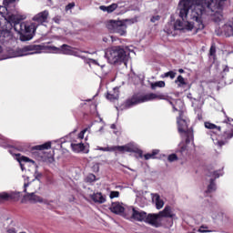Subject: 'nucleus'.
Segmentation results:
<instances>
[{
    "label": "nucleus",
    "mask_w": 233,
    "mask_h": 233,
    "mask_svg": "<svg viewBox=\"0 0 233 233\" xmlns=\"http://www.w3.org/2000/svg\"><path fill=\"white\" fill-rule=\"evenodd\" d=\"M227 0H181L178 4L179 17L174 25L168 24L164 29L167 34H172V30H181L182 32H191L197 26V30H203L205 25L201 16L211 15L215 23H221L225 16V3Z\"/></svg>",
    "instance_id": "1"
},
{
    "label": "nucleus",
    "mask_w": 233,
    "mask_h": 233,
    "mask_svg": "<svg viewBox=\"0 0 233 233\" xmlns=\"http://www.w3.org/2000/svg\"><path fill=\"white\" fill-rule=\"evenodd\" d=\"M42 50H48L52 54H64L65 56H75L81 59H86L84 56L79 55V51L74 47L64 44L61 47H56L54 46H43V45H29L21 49H18L17 57H23V56H33V54H41Z\"/></svg>",
    "instance_id": "2"
},
{
    "label": "nucleus",
    "mask_w": 233,
    "mask_h": 233,
    "mask_svg": "<svg viewBox=\"0 0 233 233\" xmlns=\"http://www.w3.org/2000/svg\"><path fill=\"white\" fill-rule=\"evenodd\" d=\"M26 19L25 15H8L5 16V15L0 11V26H3L4 23H8L11 26L14 27V30L18 34H27L28 37L25 39H22V41H30L34 35L35 34V30H37V24L34 23H26L22 22L23 20Z\"/></svg>",
    "instance_id": "3"
},
{
    "label": "nucleus",
    "mask_w": 233,
    "mask_h": 233,
    "mask_svg": "<svg viewBox=\"0 0 233 233\" xmlns=\"http://www.w3.org/2000/svg\"><path fill=\"white\" fill-rule=\"evenodd\" d=\"M106 57L110 65H116V63H125L128 60L127 51L121 46H113L106 51Z\"/></svg>",
    "instance_id": "4"
},
{
    "label": "nucleus",
    "mask_w": 233,
    "mask_h": 233,
    "mask_svg": "<svg viewBox=\"0 0 233 233\" xmlns=\"http://www.w3.org/2000/svg\"><path fill=\"white\" fill-rule=\"evenodd\" d=\"M179 116L177 118V130L179 134H186V143H190L194 139V132L192 128H188L190 120L185 116V112L183 110L179 111Z\"/></svg>",
    "instance_id": "5"
},
{
    "label": "nucleus",
    "mask_w": 233,
    "mask_h": 233,
    "mask_svg": "<svg viewBox=\"0 0 233 233\" xmlns=\"http://www.w3.org/2000/svg\"><path fill=\"white\" fill-rule=\"evenodd\" d=\"M153 99H165V96L149 93L146 95H134L130 99L127 100L126 107L130 108L135 105L141 103H147V101H153Z\"/></svg>",
    "instance_id": "6"
},
{
    "label": "nucleus",
    "mask_w": 233,
    "mask_h": 233,
    "mask_svg": "<svg viewBox=\"0 0 233 233\" xmlns=\"http://www.w3.org/2000/svg\"><path fill=\"white\" fill-rule=\"evenodd\" d=\"M106 28L113 34H118V35H127V21L123 20H110L106 24Z\"/></svg>",
    "instance_id": "7"
},
{
    "label": "nucleus",
    "mask_w": 233,
    "mask_h": 233,
    "mask_svg": "<svg viewBox=\"0 0 233 233\" xmlns=\"http://www.w3.org/2000/svg\"><path fill=\"white\" fill-rule=\"evenodd\" d=\"M147 225H151L155 228H159L163 225V218L161 216L156 213H149L146 216V222Z\"/></svg>",
    "instance_id": "8"
},
{
    "label": "nucleus",
    "mask_w": 233,
    "mask_h": 233,
    "mask_svg": "<svg viewBox=\"0 0 233 233\" xmlns=\"http://www.w3.org/2000/svg\"><path fill=\"white\" fill-rule=\"evenodd\" d=\"M48 17H50V12L44 10L33 16V21L38 26L45 25V23H48Z\"/></svg>",
    "instance_id": "9"
},
{
    "label": "nucleus",
    "mask_w": 233,
    "mask_h": 233,
    "mask_svg": "<svg viewBox=\"0 0 233 233\" xmlns=\"http://www.w3.org/2000/svg\"><path fill=\"white\" fill-rule=\"evenodd\" d=\"M129 212L131 214L130 218L134 219L135 221H139V222H146L147 220V212L145 211H139L136 210L135 208H129Z\"/></svg>",
    "instance_id": "10"
},
{
    "label": "nucleus",
    "mask_w": 233,
    "mask_h": 233,
    "mask_svg": "<svg viewBox=\"0 0 233 233\" xmlns=\"http://www.w3.org/2000/svg\"><path fill=\"white\" fill-rule=\"evenodd\" d=\"M160 215L161 219L163 218H169L170 219H177V216H176V213L172 211V208L170 206H166L165 208L158 213Z\"/></svg>",
    "instance_id": "11"
},
{
    "label": "nucleus",
    "mask_w": 233,
    "mask_h": 233,
    "mask_svg": "<svg viewBox=\"0 0 233 233\" xmlns=\"http://www.w3.org/2000/svg\"><path fill=\"white\" fill-rule=\"evenodd\" d=\"M25 198L30 201L31 203H48L46 200H44L41 197L35 195V192L32 193H26L25 195Z\"/></svg>",
    "instance_id": "12"
},
{
    "label": "nucleus",
    "mask_w": 233,
    "mask_h": 233,
    "mask_svg": "<svg viewBox=\"0 0 233 233\" xmlns=\"http://www.w3.org/2000/svg\"><path fill=\"white\" fill-rule=\"evenodd\" d=\"M71 148L76 154H79L80 152H83L84 154H88L89 152V150L86 149V147L83 143H71Z\"/></svg>",
    "instance_id": "13"
},
{
    "label": "nucleus",
    "mask_w": 233,
    "mask_h": 233,
    "mask_svg": "<svg viewBox=\"0 0 233 233\" xmlns=\"http://www.w3.org/2000/svg\"><path fill=\"white\" fill-rule=\"evenodd\" d=\"M110 210L111 212H113V214H125V207L123 206V203L120 202H114L112 203L111 207H110Z\"/></svg>",
    "instance_id": "14"
},
{
    "label": "nucleus",
    "mask_w": 233,
    "mask_h": 233,
    "mask_svg": "<svg viewBox=\"0 0 233 233\" xmlns=\"http://www.w3.org/2000/svg\"><path fill=\"white\" fill-rule=\"evenodd\" d=\"M151 198H152L153 203H155L157 210H161V208H163V207H165V202L163 201V199H161V197L159 196V194L151 193Z\"/></svg>",
    "instance_id": "15"
},
{
    "label": "nucleus",
    "mask_w": 233,
    "mask_h": 233,
    "mask_svg": "<svg viewBox=\"0 0 233 233\" xmlns=\"http://www.w3.org/2000/svg\"><path fill=\"white\" fill-rule=\"evenodd\" d=\"M16 160L18 161L20 165L21 170H25V163H35L34 160L30 159L27 157L21 156L20 154H16Z\"/></svg>",
    "instance_id": "16"
},
{
    "label": "nucleus",
    "mask_w": 233,
    "mask_h": 233,
    "mask_svg": "<svg viewBox=\"0 0 233 233\" xmlns=\"http://www.w3.org/2000/svg\"><path fill=\"white\" fill-rule=\"evenodd\" d=\"M21 197V193L20 192H13L11 194H8L6 192H3L0 193V199H19V198Z\"/></svg>",
    "instance_id": "17"
},
{
    "label": "nucleus",
    "mask_w": 233,
    "mask_h": 233,
    "mask_svg": "<svg viewBox=\"0 0 233 233\" xmlns=\"http://www.w3.org/2000/svg\"><path fill=\"white\" fill-rule=\"evenodd\" d=\"M91 199H93L95 203H99L101 205L106 202V196L103 195L101 192H98L91 195Z\"/></svg>",
    "instance_id": "18"
},
{
    "label": "nucleus",
    "mask_w": 233,
    "mask_h": 233,
    "mask_svg": "<svg viewBox=\"0 0 233 233\" xmlns=\"http://www.w3.org/2000/svg\"><path fill=\"white\" fill-rule=\"evenodd\" d=\"M222 32H224L226 37H233V25H224L222 27Z\"/></svg>",
    "instance_id": "19"
},
{
    "label": "nucleus",
    "mask_w": 233,
    "mask_h": 233,
    "mask_svg": "<svg viewBox=\"0 0 233 233\" xmlns=\"http://www.w3.org/2000/svg\"><path fill=\"white\" fill-rule=\"evenodd\" d=\"M106 99L109 101H116V99H119V89L117 87L114 88V93H107Z\"/></svg>",
    "instance_id": "20"
},
{
    "label": "nucleus",
    "mask_w": 233,
    "mask_h": 233,
    "mask_svg": "<svg viewBox=\"0 0 233 233\" xmlns=\"http://www.w3.org/2000/svg\"><path fill=\"white\" fill-rule=\"evenodd\" d=\"M15 1V0H4L5 7L0 6V12L4 15V17H6V16L5 15V13H3V12H5V10H8V6H10V5H14Z\"/></svg>",
    "instance_id": "21"
},
{
    "label": "nucleus",
    "mask_w": 233,
    "mask_h": 233,
    "mask_svg": "<svg viewBox=\"0 0 233 233\" xmlns=\"http://www.w3.org/2000/svg\"><path fill=\"white\" fill-rule=\"evenodd\" d=\"M177 75V73H176L175 71H168L167 73L162 74L160 77L162 79H165L167 77H169V79H175Z\"/></svg>",
    "instance_id": "22"
},
{
    "label": "nucleus",
    "mask_w": 233,
    "mask_h": 233,
    "mask_svg": "<svg viewBox=\"0 0 233 233\" xmlns=\"http://www.w3.org/2000/svg\"><path fill=\"white\" fill-rule=\"evenodd\" d=\"M116 148L121 149V147H116V146H112V147H97L96 150H100L102 152H116Z\"/></svg>",
    "instance_id": "23"
},
{
    "label": "nucleus",
    "mask_w": 233,
    "mask_h": 233,
    "mask_svg": "<svg viewBox=\"0 0 233 233\" xmlns=\"http://www.w3.org/2000/svg\"><path fill=\"white\" fill-rule=\"evenodd\" d=\"M165 81H157L151 84L152 90H156L157 88H165Z\"/></svg>",
    "instance_id": "24"
},
{
    "label": "nucleus",
    "mask_w": 233,
    "mask_h": 233,
    "mask_svg": "<svg viewBox=\"0 0 233 233\" xmlns=\"http://www.w3.org/2000/svg\"><path fill=\"white\" fill-rule=\"evenodd\" d=\"M159 154V150L158 149H154L152 151V153H147L144 156L145 159L148 160V159H155L156 156H157Z\"/></svg>",
    "instance_id": "25"
},
{
    "label": "nucleus",
    "mask_w": 233,
    "mask_h": 233,
    "mask_svg": "<svg viewBox=\"0 0 233 233\" xmlns=\"http://www.w3.org/2000/svg\"><path fill=\"white\" fill-rule=\"evenodd\" d=\"M205 127L208 128L209 130H218V132H221V127L216 126V124H212L210 122H206Z\"/></svg>",
    "instance_id": "26"
},
{
    "label": "nucleus",
    "mask_w": 233,
    "mask_h": 233,
    "mask_svg": "<svg viewBox=\"0 0 233 233\" xmlns=\"http://www.w3.org/2000/svg\"><path fill=\"white\" fill-rule=\"evenodd\" d=\"M51 147H52V144L50 142H47V143H45L40 146H35V150H48V148H50Z\"/></svg>",
    "instance_id": "27"
},
{
    "label": "nucleus",
    "mask_w": 233,
    "mask_h": 233,
    "mask_svg": "<svg viewBox=\"0 0 233 233\" xmlns=\"http://www.w3.org/2000/svg\"><path fill=\"white\" fill-rule=\"evenodd\" d=\"M115 148H116V150H118V152H132V147L128 146H115Z\"/></svg>",
    "instance_id": "28"
},
{
    "label": "nucleus",
    "mask_w": 233,
    "mask_h": 233,
    "mask_svg": "<svg viewBox=\"0 0 233 233\" xmlns=\"http://www.w3.org/2000/svg\"><path fill=\"white\" fill-rule=\"evenodd\" d=\"M206 192H208V194L216 192V183L214 182L213 178H210V183L208 186V190Z\"/></svg>",
    "instance_id": "29"
},
{
    "label": "nucleus",
    "mask_w": 233,
    "mask_h": 233,
    "mask_svg": "<svg viewBox=\"0 0 233 233\" xmlns=\"http://www.w3.org/2000/svg\"><path fill=\"white\" fill-rule=\"evenodd\" d=\"M175 83L178 86H185V85H187V82H185V78L181 75L177 77V79L175 80Z\"/></svg>",
    "instance_id": "30"
},
{
    "label": "nucleus",
    "mask_w": 233,
    "mask_h": 233,
    "mask_svg": "<svg viewBox=\"0 0 233 233\" xmlns=\"http://www.w3.org/2000/svg\"><path fill=\"white\" fill-rule=\"evenodd\" d=\"M9 34L6 32V30H0V42H5V38L7 37Z\"/></svg>",
    "instance_id": "31"
},
{
    "label": "nucleus",
    "mask_w": 233,
    "mask_h": 233,
    "mask_svg": "<svg viewBox=\"0 0 233 233\" xmlns=\"http://www.w3.org/2000/svg\"><path fill=\"white\" fill-rule=\"evenodd\" d=\"M86 181L87 183H94V181H96V175L94 174L87 175V177H86Z\"/></svg>",
    "instance_id": "32"
},
{
    "label": "nucleus",
    "mask_w": 233,
    "mask_h": 233,
    "mask_svg": "<svg viewBox=\"0 0 233 233\" xmlns=\"http://www.w3.org/2000/svg\"><path fill=\"white\" fill-rule=\"evenodd\" d=\"M116 8H117V4H112L110 5L107 6V14H112V12H114V10H116Z\"/></svg>",
    "instance_id": "33"
},
{
    "label": "nucleus",
    "mask_w": 233,
    "mask_h": 233,
    "mask_svg": "<svg viewBox=\"0 0 233 233\" xmlns=\"http://www.w3.org/2000/svg\"><path fill=\"white\" fill-rule=\"evenodd\" d=\"M167 161L170 163H173V161H177V155L176 154H171L167 157Z\"/></svg>",
    "instance_id": "34"
},
{
    "label": "nucleus",
    "mask_w": 233,
    "mask_h": 233,
    "mask_svg": "<svg viewBox=\"0 0 233 233\" xmlns=\"http://www.w3.org/2000/svg\"><path fill=\"white\" fill-rule=\"evenodd\" d=\"M209 56L211 57H216V46L212 45L210 49H209Z\"/></svg>",
    "instance_id": "35"
},
{
    "label": "nucleus",
    "mask_w": 233,
    "mask_h": 233,
    "mask_svg": "<svg viewBox=\"0 0 233 233\" xmlns=\"http://www.w3.org/2000/svg\"><path fill=\"white\" fill-rule=\"evenodd\" d=\"M109 198L110 199H114V198H119V191H111Z\"/></svg>",
    "instance_id": "36"
},
{
    "label": "nucleus",
    "mask_w": 233,
    "mask_h": 233,
    "mask_svg": "<svg viewBox=\"0 0 233 233\" xmlns=\"http://www.w3.org/2000/svg\"><path fill=\"white\" fill-rule=\"evenodd\" d=\"M174 226V219H167V224H166V227L167 228H172Z\"/></svg>",
    "instance_id": "37"
},
{
    "label": "nucleus",
    "mask_w": 233,
    "mask_h": 233,
    "mask_svg": "<svg viewBox=\"0 0 233 233\" xmlns=\"http://www.w3.org/2000/svg\"><path fill=\"white\" fill-rule=\"evenodd\" d=\"M205 228H208L207 227H205V226H201L199 228H198V232H200V233H207V232H212V230H205Z\"/></svg>",
    "instance_id": "38"
},
{
    "label": "nucleus",
    "mask_w": 233,
    "mask_h": 233,
    "mask_svg": "<svg viewBox=\"0 0 233 233\" xmlns=\"http://www.w3.org/2000/svg\"><path fill=\"white\" fill-rule=\"evenodd\" d=\"M76 6V3H70L66 6V11L68 12V10H72Z\"/></svg>",
    "instance_id": "39"
},
{
    "label": "nucleus",
    "mask_w": 233,
    "mask_h": 233,
    "mask_svg": "<svg viewBox=\"0 0 233 233\" xmlns=\"http://www.w3.org/2000/svg\"><path fill=\"white\" fill-rule=\"evenodd\" d=\"M86 130H88L87 128L82 130L79 134H78V138L79 139H83L85 137V134L86 133Z\"/></svg>",
    "instance_id": "40"
},
{
    "label": "nucleus",
    "mask_w": 233,
    "mask_h": 233,
    "mask_svg": "<svg viewBox=\"0 0 233 233\" xmlns=\"http://www.w3.org/2000/svg\"><path fill=\"white\" fill-rule=\"evenodd\" d=\"M159 19H161V16L155 15V16L151 17L150 21H151V23H157V21H159Z\"/></svg>",
    "instance_id": "41"
},
{
    "label": "nucleus",
    "mask_w": 233,
    "mask_h": 233,
    "mask_svg": "<svg viewBox=\"0 0 233 233\" xmlns=\"http://www.w3.org/2000/svg\"><path fill=\"white\" fill-rule=\"evenodd\" d=\"M93 172H99V164H95L92 167Z\"/></svg>",
    "instance_id": "42"
},
{
    "label": "nucleus",
    "mask_w": 233,
    "mask_h": 233,
    "mask_svg": "<svg viewBox=\"0 0 233 233\" xmlns=\"http://www.w3.org/2000/svg\"><path fill=\"white\" fill-rule=\"evenodd\" d=\"M209 176H212L213 177H215V179H218V177H219L221 174H219V171H214L212 175H209Z\"/></svg>",
    "instance_id": "43"
},
{
    "label": "nucleus",
    "mask_w": 233,
    "mask_h": 233,
    "mask_svg": "<svg viewBox=\"0 0 233 233\" xmlns=\"http://www.w3.org/2000/svg\"><path fill=\"white\" fill-rule=\"evenodd\" d=\"M53 21L59 25V23H61V16H55Z\"/></svg>",
    "instance_id": "44"
},
{
    "label": "nucleus",
    "mask_w": 233,
    "mask_h": 233,
    "mask_svg": "<svg viewBox=\"0 0 233 233\" xmlns=\"http://www.w3.org/2000/svg\"><path fill=\"white\" fill-rule=\"evenodd\" d=\"M215 145H218V147H223V145H225V142L221 140H217L215 142Z\"/></svg>",
    "instance_id": "45"
},
{
    "label": "nucleus",
    "mask_w": 233,
    "mask_h": 233,
    "mask_svg": "<svg viewBox=\"0 0 233 233\" xmlns=\"http://www.w3.org/2000/svg\"><path fill=\"white\" fill-rule=\"evenodd\" d=\"M99 8H100V10H102V12H107L108 13V6L101 5Z\"/></svg>",
    "instance_id": "46"
},
{
    "label": "nucleus",
    "mask_w": 233,
    "mask_h": 233,
    "mask_svg": "<svg viewBox=\"0 0 233 233\" xmlns=\"http://www.w3.org/2000/svg\"><path fill=\"white\" fill-rule=\"evenodd\" d=\"M35 179H38V181H39V177H41V176H43V175L41 173H39V171H35Z\"/></svg>",
    "instance_id": "47"
},
{
    "label": "nucleus",
    "mask_w": 233,
    "mask_h": 233,
    "mask_svg": "<svg viewBox=\"0 0 233 233\" xmlns=\"http://www.w3.org/2000/svg\"><path fill=\"white\" fill-rule=\"evenodd\" d=\"M7 233H17V231L15 230V228H11L7 229Z\"/></svg>",
    "instance_id": "48"
},
{
    "label": "nucleus",
    "mask_w": 233,
    "mask_h": 233,
    "mask_svg": "<svg viewBox=\"0 0 233 233\" xmlns=\"http://www.w3.org/2000/svg\"><path fill=\"white\" fill-rule=\"evenodd\" d=\"M110 39H112V36H108V37L105 36L103 38V41H104V43H108V41H110Z\"/></svg>",
    "instance_id": "49"
},
{
    "label": "nucleus",
    "mask_w": 233,
    "mask_h": 233,
    "mask_svg": "<svg viewBox=\"0 0 233 233\" xmlns=\"http://www.w3.org/2000/svg\"><path fill=\"white\" fill-rule=\"evenodd\" d=\"M30 186V183H25L24 184V192L26 194V188Z\"/></svg>",
    "instance_id": "50"
},
{
    "label": "nucleus",
    "mask_w": 233,
    "mask_h": 233,
    "mask_svg": "<svg viewBox=\"0 0 233 233\" xmlns=\"http://www.w3.org/2000/svg\"><path fill=\"white\" fill-rule=\"evenodd\" d=\"M89 63H92L93 65H99L97 63V60H95V59H92V58L89 59Z\"/></svg>",
    "instance_id": "51"
},
{
    "label": "nucleus",
    "mask_w": 233,
    "mask_h": 233,
    "mask_svg": "<svg viewBox=\"0 0 233 233\" xmlns=\"http://www.w3.org/2000/svg\"><path fill=\"white\" fill-rule=\"evenodd\" d=\"M83 52H84V54H96V52H93V53H90L88 51H83Z\"/></svg>",
    "instance_id": "52"
},
{
    "label": "nucleus",
    "mask_w": 233,
    "mask_h": 233,
    "mask_svg": "<svg viewBox=\"0 0 233 233\" xmlns=\"http://www.w3.org/2000/svg\"><path fill=\"white\" fill-rule=\"evenodd\" d=\"M178 72H179V74H183V73L185 72V70H183V69H178Z\"/></svg>",
    "instance_id": "53"
},
{
    "label": "nucleus",
    "mask_w": 233,
    "mask_h": 233,
    "mask_svg": "<svg viewBox=\"0 0 233 233\" xmlns=\"http://www.w3.org/2000/svg\"><path fill=\"white\" fill-rule=\"evenodd\" d=\"M111 128H112L113 130L116 129L115 124H112V125H111Z\"/></svg>",
    "instance_id": "54"
},
{
    "label": "nucleus",
    "mask_w": 233,
    "mask_h": 233,
    "mask_svg": "<svg viewBox=\"0 0 233 233\" xmlns=\"http://www.w3.org/2000/svg\"><path fill=\"white\" fill-rule=\"evenodd\" d=\"M224 72H228V66H226V68L224 69Z\"/></svg>",
    "instance_id": "55"
},
{
    "label": "nucleus",
    "mask_w": 233,
    "mask_h": 233,
    "mask_svg": "<svg viewBox=\"0 0 233 233\" xmlns=\"http://www.w3.org/2000/svg\"><path fill=\"white\" fill-rule=\"evenodd\" d=\"M3 53V46H0V54Z\"/></svg>",
    "instance_id": "56"
},
{
    "label": "nucleus",
    "mask_w": 233,
    "mask_h": 233,
    "mask_svg": "<svg viewBox=\"0 0 233 233\" xmlns=\"http://www.w3.org/2000/svg\"><path fill=\"white\" fill-rule=\"evenodd\" d=\"M174 110L177 111V108H176V106H173Z\"/></svg>",
    "instance_id": "57"
},
{
    "label": "nucleus",
    "mask_w": 233,
    "mask_h": 233,
    "mask_svg": "<svg viewBox=\"0 0 233 233\" xmlns=\"http://www.w3.org/2000/svg\"><path fill=\"white\" fill-rule=\"evenodd\" d=\"M169 103H170V105H174V104H173L172 102H170V101H169Z\"/></svg>",
    "instance_id": "58"
},
{
    "label": "nucleus",
    "mask_w": 233,
    "mask_h": 233,
    "mask_svg": "<svg viewBox=\"0 0 233 233\" xmlns=\"http://www.w3.org/2000/svg\"><path fill=\"white\" fill-rule=\"evenodd\" d=\"M99 130H100V131L103 130V127H101Z\"/></svg>",
    "instance_id": "59"
}]
</instances>
